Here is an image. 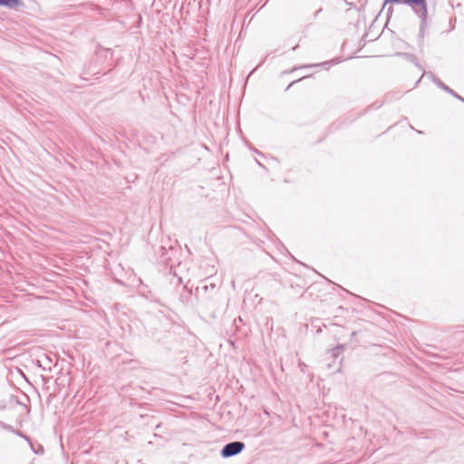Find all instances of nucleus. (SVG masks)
<instances>
[{
	"instance_id": "nucleus-1",
	"label": "nucleus",
	"mask_w": 464,
	"mask_h": 464,
	"mask_svg": "<svg viewBox=\"0 0 464 464\" xmlns=\"http://www.w3.org/2000/svg\"><path fill=\"white\" fill-rule=\"evenodd\" d=\"M411 11L420 19V27L418 33L419 46H423L426 31L431 21V14L428 8L427 0H420L411 6Z\"/></svg>"
},
{
	"instance_id": "nucleus-2",
	"label": "nucleus",
	"mask_w": 464,
	"mask_h": 464,
	"mask_svg": "<svg viewBox=\"0 0 464 464\" xmlns=\"http://www.w3.org/2000/svg\"><path fill=\"white\" fill-rule=\"evenodd\" d=\"M244 443L239 441L228 443L223 448L222 455L224 457H230L236 455L239 453L244 449Z\"/></svg>"
},
{
	"instance_id": "nucleus-3",
	"label": "nucleus",
	"mask_w": 464,
	"mask_h": 464,
	"mask_svg": "<svg viewBox=\"0 0 464 464\" xmlns=\"http://www.w3.org/2000/svg\"><path fill=\"white\" fill-rule=\"evenodd\" d=\"M417 2H420V0H384V3L382 5V9L385 8V6L388 4H395V5L402 4V5H406L411 7Z\"/></svg>"
},
{
	"instance_id": "nucleus-4",
	"label": "nucleus",
	"mask_w": 464,
	"mask_h": 464,
	"mask_svg": "<svg viewBox=\"0 0 464 464\" xmlns=\"http://www.w3.org/2000/svg\"><path fill=\"white\" fill-rule=\"evenodd\" d=\"M435 82L442 90L448 92L449 93L452 94L454 97L458 98L459 100H460L461 102H464V98H462L459 94H457L453 90H451L449 86L444 84L440 80L438 79V80L435 81Z\"/></svg>"
},
{
	"instance_id": "nucleus-5",
	"label": "nucleus",
	"mask_w": 464,
	"mask_h": 464,
	"mask_svg": "<svg viewBox=\"0 0 464 464\" xmlns=\"http://www.w3.org/2000/svg\"><path fill=\"white\" fill-rule=\"evenodd\" d=\"M20 4V0H0V5L8 8H16Z\"/></svg>"
},
{
	"instance_id": "nucleus-6",
	"label": "nucleus",
	"mask_w": 464,
	"mask_h": 464,
	"mask_svg": "<svg viewBox=\"0 0 464 464\" xmlns=\"http://www.w3.org/2000/svg\"><path fill=\"white\" fill-rule=\"evenodd\" d=\"M398 54L404 56L408 61H410V62L413 63L414 64H416L417 66H419L418 59L413 54L407 53H400Z\"/></svg>"
},
{
	"instance_id": "nucleus-7",
	"label": "nucleus",
	"mask_w": 464,
	"mask_h": 464,
	"mask_svg": "<svg viewBox=\"0 0 464 464\" xmlns=\"http://www.w3.org/2000/svg\"><path fill=\"white\" fill-rule=\"evenodd\" d=\"M334 63V61H327V62H324V63H318V64L304 65V66H302L301 68L316 67V66H327L326 68H328Z\"/></svg>"
},
{
	"instance_id": "nucleus-8",
	"label": "nucleus",
	"mask_w": 464,
	"mask_h": 464,
	"mask_svg": "<svg viewBox=\"0 0 464 464\" xmlns=\"http://www.w3.org/2000/svg\"><path fill=\"white\" fill-rule=\"evenodd\" d=\"M307 77H308V76H304V77H301V78H299V79H297V80L293 81L292 82H290V83L288 84V86L286 87L285 91L289 90V89H290V87H292V86H293L295 83H296L297 82H300V81H302L303 79L307 78Z\"/></svg>"
},
{
	"instance_id": "nucleus-9",
	"label": "nucleus",
	"mask_w": 464,
	"mask_h": 464,
	"mask_svg": "<svg viewBox=\"0 0 464 464\" xmlns=\"http://www.w3.org/2000/svg\"><path fill=\"white\" fill-rule=\"evenodd\" d=\"M392 12H393V7L389 6L387 9V16L390 17L392 15Z\"/></svg>"
},
{
	"instance_id": "nucleus-10",
	"label": "nucleus",
	"mask_w": 464,
	"mask_h": 464,
	"mask_svg": "<svg viewBox=\"0 0 464 464\" xmlns=\"http://www.w3.org/2000/svg\"><path fill=\"white\" fill-rule=\"evenodd\" d=\"M296 69H297L296 67H294L290 71H285L284 73H290V72L295 71Z\"/></svg>"
},
{
	"instance_id": "nucleus-11",
	"label": "nucleus",
	"mask_w": 464,
	"mask_h": 464,
	"mask_svg": "<svg viewBox=\"0 0 464 464\" xmlns=\"http://www.w3.org/2000/svg\"><path fill=\"white\" fill-rule=\"evenodd\" d=\"M322 11V9H319L315 14L314 16L319 15V13Z\"/></svg>"
},
{
	"instance_id": "nucleus-12",
	"label": "nucleus",
	"mask_w": 464,
	"mask_h": 464,
	"mask_svg": "<svg viewBox=\"0 0 464 464\" xmlns=\"http://www.w3.org/2000/svg\"><path fill=\"white\" fill-rule=\"evenodd\" d=\"M297 47H298V44H296L295 46H294V47L292 48V50H293V51H295V50H296V49H297Z\"/></svg>"
},
{
	"instance_id": "nucleus-13",
	"label": "nucleus",
	"mask_w": 464,
	"mask_h": 464,
	"mask_svg": "<svg viewBox=\"0 0 464 464\" xmlns=\"http://www.w3.org/2000/svg\"><path fill=\"white\" fill-rule=\"evenodd\" d=\"M375 104H372L369 107V110L372 109L374 107Z\"/></svg>"
}]
</instances>
